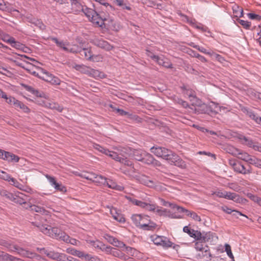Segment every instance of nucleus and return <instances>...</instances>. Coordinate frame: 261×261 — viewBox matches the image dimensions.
Masks as SVG:
<instances>
[{"label": "nucleus", "mask_w": 261, "mask_h": 261, "mask_svg": "<svg viewBox=\"0 0 261 261\" xmlns=\"http://www.w3.org/2000/svg\"><path fill=\"white\" fill-rule=\"evenodd\" d=\"M151 152L158 157L167 160L171 165H174L182 169H185L187 165L176 153L171 150L160 146H153L150 148Z\"/></svg>", "instance_id": "f257e3e1"}, {"label": "nucleus", "mask_w": 261, "mask_h": 261, "mask_svg": "<svg viewBox=\"0 0 261 261\" xmlns=\"http://www.w3.org/2000/svg\"><path fill=\"white\" fill-rule=\"evenodd\" d=\"M131 219L134 224L144 230H153L156 227V224L149 219V217L140 214L133 215Z\"/></svg>", "instance_id": "f03ea898"}, {"label": "nucleus", "mask_w": 261, "mask_h": 261, "mask_svg": "<svg viewBox=\"0 0 261 261\" xmlns=\"http://www.w3.org/2000/svg\"><path fill=\"white\" fill-rule=\"evenodd\" d=\"M94 148L99 152L109 156L112 159L116 161L119 162L125 165L131 167L133 165L132 162L128 160L126 156L122 154H118L117 152L110 151L109 150L101 146L100 145L95 144L93 145Z\"/></svg>", "instance_id": "7ed1b4c3"}, {"label": "nucleus", "mask_w": 261, "mask_h": 261, "mask_svg": "<svg viewBox=\"0 0 261 261\" xmlns=\"http://www.w3.org/2000/svg\"><path fill=\"white\" fill-rule=\"evenodd\" d=\"M190 112H194L197 114H207L213 115L218 113L219 108L217 104L211 102L208 105L202 103L197 106H193L192 108H190Z\"/></svg>", "instance_id": "20e7f679"}, {"label": "nucleus", "mask_w": 261, "mask_h": 261, "mask_svg": "<svg viewBox=\"0 0 261 261\" xmlns=\"http://www.w3.org/2000/svg\"><path fill=\"white\" fill-rule=\"evenodd\" d=\"M48 236L49 237L63 241H67L68 239V235L62 231L58 227H52L51 226L49 230V233Z\"/></svg>", "instance_id": "39448f33"}, {"label": "nucleus", "mask_w": 261, "mask_h": 261, "mask_svg": "<svg viewBox=\"0 0 261 261\" xmlns=\"http://www.w3.org/2000/svg\"><path fill=\"white\" fill-rule=\"evenodd\" d=\"M136 178L142 184L150 188H153L156 186L157 181L150 179L148 176L145 175L136 176Z\"/></svg>", "instance_id": "423d86ee"}, {"label": "nucleus", "mask_w": 261, "mask_h": 261, "mask_svg": "<svg viewBox=\"0 0 261 261\" xmlns=\"http://www.w3.org/2000/svg\"><path fill=\"white\" fill-rule=\"evenodd\" d=\"M141 162L146 165H151L153 167L161 166V163L159 161L155 159L152 155L146 152Z\"/></svg>", "instance_id": "0eeeda50"}, {"label": "nucleus", "mask_w": 261, "mask_h": 261, "mask_svg": "<svg viewBox=\"0 0 261 261\" xmlns=\"http://www.w3.org/2000/svg\"><path fill=\"white\" fill-rule=\"evenodd\" d=\"M19 251V254L22 257L34 258L37 261H44L45 260L40 255L37 254L34 252L26 250L22 248L21 249H20Z\"/></svg>", "instance_id": "6e6552de"}, {"label": "nucleus", "mask_w": 261, "mask_h": 261, "mask_svg": "<svg viewBox=\"0 0 261 261\" xmlns=\"http://www.w3.org/2000/svg\"><path fill=\"white\" fill-rule=\"evenodd\" d=\"M94 45L102 48L107 51H110L113 48V46L102 39H94L92 41Z\"/></svg>", "instance_id": "1a4fd4ad"}, {"label": "nucleus", "mask_w": 261, "mask_h": 261, "mask_svg": "<svg viewBox=\"0 0 261 261\" xmlns=\"http://www.w3.org/2000/svg\"><path fill=\"white\" fill-rule=\"evenodd\" d=\"M42 79L44 81L55 85H59L61 82L60 80L58 77L55 76L47 71L43 72Z\"/></svg>", "instance_id": "9d476101"}, {"label": "nucleus", "mask_w": 261, "mask_h": 261, "mask_svg": "<svg viewBox=\"0 0 261 261\" xmlns=\"http://www.w3.org/2000/svg\"><path fill=\"white\" fill-rule=\"evenodd\" d=\"M108 251H106V253L108 254H111L115 257H117L121 258L124 260H127L128 257L125 255L122 251L118 250L115 248H113L110 246H108Z\"/></svg>", "instance_id": "9b49d317"}, {"label": "nucleus", "mask_w": 261, "mask_h": 261, "mask_svg": "<svg viewBox=\"0 0 261 261\" xmlns=\"http://www.w3.org/2000/svg\"><path fill=\"white\" fill-rule=\"evenodd\" d=\"M95 181L96 182L101 184L103 185H107L109 188L114 189L116 186V183L111 180H109L101 175H96L94 177Z\"/></svg>", "instance_id": "f8f14e48"}, {"label": "nucleus", "mask_w": 261, "mask_h": 261, "mask_svg": "<svg viewBox=\"0 0 261 261\" xmlns=\"http://www.w3.org/2000/svg\"><path fill=\"white\" fill-rule=\"evenodd\" d=\"M229 165L233 168L234 172L244 175L243 170L242 167V162L235 159H229Z\"/></svg>", "instance_id": "ddd939ff"}, {"label": "nucleus", "mask_w": 261, "mask_h": 261, "mask_svg": "<svg viewBox=\"0 0 261 261\" xmlns=\"http://www.w3.org/2000/svg\"><path fill=\"white\" fill-rule=\"evenodd\" d=\"M229 152L237 156L238 159L243 160L246 162H248L250 156V155H249L248 153L243 151H240L236 148H233V150H232L231 152Z\"/></svg>", "instance_id": "4468645a"}, {"label": "nucleus", "mask_w": 261, "mask_h": 261, "mask_svg": "<svg viewBox=\"0 0 261 261\" xmlns=\"http://www.w3.org/2000/svg\"><path fill=\"white\" fill-rule=\"evenodd\" d=\"M0 245L7 248L9 251L14 252L16 251L19 254L20 249L22 248L19 247L17 245L12 244L8 242L0 239Z\"/></svg>", "instance_id": "2eb2a0df"}, {"label": "nucleus", "mask_w": 261, "mask_h": 261, "mask_svg": "<svg viewBox=\"0 0 261 261\" xmlns=\"http://www.w3.org/2000/svg\"><path fill=\"white\" fill-rule=\"evenodd\" d=\"M106 20L107 18L106 17H103L100 14L96 12L95 14L92 15L90 21L96 25L102 27L104 24V21Z\"/></svg>", "instance_id": "dca6fc26"}, {"label": "nucleus", "mask_w": 261, "mask_h": 261, "mask_svg": "<svg viewBox=\"0 0 261 261\" xmlns=\"http://www.w3.org/2000/svg\"><path fill=\"white\" fill-rule=\"evenodd\" d=\"M7 199L21 205L27 204V202L25 201V199H24L20 195H16L11 193H10V194L7 195Z\"/></svg>", "instance_id": "f3484780"}, {"label": "nucleus", "mask_w": 261, "mask_h": 261, "mask_svg": "<svg viewBox=\"0 0 261 261\" xmlns=\"http://www.w3.org/2000/svg\"><path fill=\"white\" fill-rule=\"evenodd\" d=\"M242 111L251 119L254 120L256 123L261 125V117L258 116L253 111L247 108H244L242 109Z\"/></svg>", "instance_id": "a211bd4d"}, {"label": "nucleus", "mask_w": 261, "mask_h": 261, "mask_svg": "<svg viewBox=\"0 0 261 261\" xmlns=\"http://www.w3.org/2000/svg\"><path fill=\"white\" fill-rule=\"evenodd\" d=\"M4 158L3 159V160H6L7 161H8V162H12V163H17V162H19V158L10 152H8V151H5V152H4Z\"/></svg>", "instance_id": "6ab92c4d"}, {"label": "nucleus", "mask_w": 261, "mask_h": 261, "mask_svg": "<svg viewBox=\"0 0 261 261\" xmlns=\"http://www.w3.org/2000/svg\"><path fill=\"white\" fill-rule=\"evenodd\" d=\"M184 232L187 233L191 237L194 238L197 240L198 238H200L201 232L198 230H195L193 229H191L187 226L184 227Z\"/></svg>", "instance_id": "aec40b11"}, {"label": "nucleus", "mask_w": 261, "mask_h": 261, "mask_svg": "<svg viewBox=\"0 0 261 261\" xmlns=\"http://www.w3.org/2000/svg\"><path fill=\"white\" fill-rule=\"evenodd\" d=\"M200 259H202L205 261H210L213 257L212 254L210 252L209 247L206 246V248L201 251V253L198 255Z\"/></svg>", "instance_id": "412c9836"}, {"label": "nucleus", "mask_w": 261, "mask_h": 261, "mask_svg": "<svg viewBox=\"0 0 261 261\" xmlns=\"http://www.w3.org/2000/svg\"><path fill=\"white\" fill-rule=\"evenodd\" d=\"M73 68H74L77 71L81 72L82 73L86 74L89 76H90V72L91 70V68L83 64L79 65L74 64L73 65Z\"/></svg>", "instance_id": "4be33fe9"}, {"label": "nucleus", "mask_w": 261, "mask_h": 261, "mask_svg": "<svg viewBox=\"0 0 261 261\" xmlns=\"http://www.w3.org/2000/svg\"><path fill=\"white\" fill-rule=\"evenodd\" d=\"M24 207L25 208L27 209L28 208H31V211L37 212V213H40L42 214H47V213H48V212L45 209H44L43 207H40V206H37L36 205H30V204L28 203L27 202L26 204H24Z\"/></svg>", "instance_id": "5701e85b"}, {"label": "nucleus", "mask_w": 261, "mask_h": 261, "mask_svg": "<svg viewBox=\"0 0 261 261\" xmlns=\"http://www.w3.org/2000/svg\"><path fill=\"white\" fill-rule=\"evenodd\" d=\"M110 213L113 218L118 222L120 223H124L125 221V218L122 214L118 213L117 212L116 208L112 207L110 210Z\"/></svg>", "instance_id": "b1692460"}, {"label": "nucleus", "mask_w": 261, "mask_h": 261, "mask_svg": "<svg viewBox=\"0 0 261 261\" xmlns=\"http://www.w3.org/2000/svg\"><path fill=\"white\" fill-rule=\"evenodd\" d=\"M90 243L92 246H93L96 249H99L105 252L108 251V246H106L102 242L98 240L90 241Z\"/></svg>", "instance_id": "393cba45"}, {"label": "nucleus", "mask_w": 261, "mask_h": 261, "mask_svg": "<svg viewBox=\"0 0 261 261\" xmlns=\"http://www.w3.org/2000/svg\"><path fill=\"white\" fill-rule=\"evenodd\" d=\"M89 76L98 80L106 78L107 77V75L102 71L91 68Z\"/></svg>", "instance_id": "a878e982"}, {"label": "nucleus", "mask_w": 261, "mask_h": 261, "mask_svg": "<svg viewBox=\"0 0 261 261\" xmlns=\"http://www.w3.org/2000/svg\"><path fill=\"white\" fill-rule=\"evenodd\" d=\"M67 252L72 255L76 256L80 258L84 257L85 259L87 257L86 255H88L87 253H85L83 251L77 250L75 249L69 248L67 249Z\"/></svg>", "instance_id": "bb28decb"}, {"label": "nucleus", "mask_w": 261, "mask_h": 261, "mask_svg": "<svg viewBox=\"0 0 261 261\" xmlns=\"http://www.w3.org/2000/svg\"><path fill=\"white\" fill-rule=\"evenodd\" d=\"M155 61L158 63L159 65H162L167 68H172V63L167 58H164L159 56Z\"/></svg>", "instance_id": "cd10ccee"}, {"label": "nucleus", "mask_w": 261, "mask_h": 261, "mask_svg": "<svg viewBox=\"0 0 261 261\" xmlns=\"http://www.w3.org/2000/svg\"><path fill=\"white\" fill-rule=\"evenodd\" d=\"M145 152L146 151L141 149H135L133 151L132 155L135 160L141 162Z\"/></svg>", "instance_id": "c85d7f7f"}, {"label": "nucleus", "mask_w": 261, "mask_h": 261, "mask_svg": "<svg viewBox=\"0 0 261 261\" xmlns=\"http://www.w3.org/2000/svg\"><path fill=\"white\" fill-rule=\"evenodd\" d=\"M32 224L38 227L43 233L48 235L49 233L51 226L41 224L37 222H32Z\"/></svg>", "instance_id": "c756f323"}, {"label": "nucleus", "mask_w": 261, "mask_h": 261, "mask_svg": "<svg viewBox=\"0 0 261 261\" xmlns=\"http://www.w3.org/2000/svg\"><path fill=\"white\" fill-rule=\"evenodd\" d=\"M20 85L22 88H23L27 91L30 92L33 95H34L37 97H42V96L41 94L39 92V91H38L36 89H35L32 86L27 85H26L25 84H23V83L21 84Z\"/></svg>", "instance_id": "7c9ffc66"}, {"label": "nucleus", "mask_w": 261, "mask_h": 261, "mask_svg": "<svg viewBox=\"0 0 261 261\" xmlns=\"http://www.w3.org/2000/svg\"><path fill=\"white\" fill-rule=\"evenodd\" d=\"M213 234L211 232H201L200 238H198L197 241H201L204 242H209L213 239Z\"/></svg>", "instance_id": "2f4dec72"}, {"label": "nucleus", "mask_w": 261, "mask_h": 261, "mask_svg": "<svg viewBox=\"0 0 261 261\" xmlns=\"http://www.w3.org/2000/svg\"><path fill=\"white\" fill-rule=\"evenodd\" d=\"M225 194V198L226 199L232 200L236 202H240L241 201V198L240 196L234 193L228 192L226 191Z\"/></svg>", "instance_id": "473e14b6"}, {"label": "nucleus", "mask_w": 261, "mask_h": 261, "mask_svg": "<svg viewBox=\"0 0 261 261\" xmlns=\"http://www.w3.org/2000/svg\"><path fill=\"white\" fill-rule=\"evenodd\" d=\"M79 54L82 56H84L87 60H91L92 58V55L91 51L90 49L81 47V51Z\"/></svg>", "instance_id": "72a5a7b5"}, {"label": "nucleus", "mask_w": 261, "mask_h": 261, "mask_svg": "<svg viewBox=\"0 0 261 261\" xmlns=\"http://www.w3.org/2000/svg\"><path fill=\"white\" fill-rule=\"evenodd\" d=\"M81 11L85 14L90 20L92 19V15H94L96 13L95 10L89 8L86 6H84V7L82 8V10Z\"/></svg>", "instance_id": "f704fd0d"}, {"label": "nucleus", "mask_w": 261, "mask_h": 261, "mask_svg": "<svg viewBox=\"0 0 261 261\" xmlns=\"http://www.w3.org/2000/svg\"><path fill=\"white\" fill-rule=\"evenodd\" d=\"M114 2L118 6L121 7L123 9L129 11L132 10V8L128 3H126L124 0H114Z\"/></svg>", "instance_id": "c9c22d12"}, {"label": "nucleus", "mask_w": 261, "mask_h": 261, "mask_svg": "<svg viewBox=\"0 0 261 261\" xmlns=\"http://www.w3.org/2000/svg\"><path fill=\"white\" fill-rule=\"evenodd\" d=\"M72 9H74L75 12H79L82 10L84 6H82L79 0H70Z\"/></svg>", "instance_id": "e433bc0d"}, {"label": "nucleus", "mask_w": 261, "mask_h": 261, "mask_svg": "<svg viewBox=\"0 0 261 261\" xmlns=\"http://www.w3.org/2000/svg\"><path fill=\"white\" fill-rule=\"evenodd\" d=\"M233 13L237 17H242L243 16V9L237 5H234L232 7Z\"/></svg>", "instance_id": "4c0bfd02"}, {"label": "nucleus", "mask_w": 261, "mask_h": 261, "mask_svg": "<svg viewBox=\"0 0 261 261\" xmlns=\"http://www.w3.org/2000/svg\"><path fill=\"white\" fill-rule=\"evenodd\" d=\"M184 90V94L186 95L189 98L190 101L194 100L196 99V96L195 94V92L192 90L187 89L185 86L182 87Z\"/></svg>", "instance_id": "58836bf2"}, {"label": "nucleus", "mask_w": 261, "mask_h": 261, "mask_svg": "<svg viewBox=\"0 0 261 261\" xmlns=\"http://www.w3.org/2000/svg\"><path fill=\"white\" fill-rule=\"evenodd\" d=\"M8 5V4L5 3L3 0H0V10L9 12L16 11V10L10 8Z\"/></svg>", "instance_id": "ea45409f"}, {"label": "nucleus", "mask_w": 261, "mask_h": 261, "mask_svg": "<svg viewBox=\"0 0 261 261\" xmlns=\"http://www.w3.org/2000/svg\"><path fill=\"white\" fill-rule=\"evenodd\" d=\"M13 257L9 254L0 251V261H13Z\"/></svg>", "instance_id": "a19ab883"}, {"label": "nucleus", "mask_w": 261, "mask_h": 261, "mask_svg": "<svg viewBox=\"0 0 261 261\" xmlns=\"http://www.w3.org/2000/svg\"><path fill=\"white\" fill-rule=\"evenodd\" d=\"M240 139L242 141L244 144L247 145L249 147L253 148V146L254 145L255 143L253 142V140L245 136H242Z\"/></svg>", "instance_id": "79ce46f5"}, {"label": "nucleus", "mask_w": 261, "mask_h": 261, "mask_svg": "<svg viewBox=\"0 0 261 261\" xmlns=\"http://www.w3.org/2000/svg\"><path fill=\"white\" fill-rule=\"evenodd\" d=\"M94 1L97 2H98L100 4L105 6L106 8L107 9L106 10L110 12H112L113 11H114V10H115L114 8L112 5H111L108 3H107L106 0H94Z\"/></svg>", "instance_id": "37998d69"}, {"label": "nucleus", "mask_w": 261, "mask_h": 261, "mask_svg": "<svg viewBox=\"0 0 261 261\" xmlns=\"http://www.w3.org/2000/svg\"><path fill=\"white\" fill-rule=\"evenodd\" d=\"M51 40L54 42L58 47L62 48L64 50L66 51L68 50V47L65 46V42L63 41H59L56 37L51 38Z\"/></svg>", "instance_id": "c03bdc74"}, {"label": "nucleus", "mask_w": 261, "mask_h": 261, "mask_svg": "<svg viewBox=\"0 0 261 261\" xmlns=\"http://www.w3.org/2000/svg\"><path fill=\"white\" fill-rule=\"evenodd\" d=\"M74 258L67 256L66 254L64 253H59L58 255V259H57V261H73Z\"/></svg>", "instance_id": "a18cd8bd"}, {"label": "nucleus", "mask_w": 261, "mask_h": 261, "mask_svg": "<svg viewBox=\"0 0 261 261\" xmlns=\"http://www.w3.org/2000/svg\"><path fill=\"white\" fill-rule=\"evenodd\" d=\"M42 250L44 251V253L46 255L47 257L52 259L57 260V259H58V255L59 254L58 252L52 251L45 250L44 248H43Z\"/></svg>", "instance_id": "49530a36"}, {"label": "nucleus", "mask_w": 261, "mask_h": 261, "mask_svg": "<svg viewBox=\"0 0 261 261\" xmlns=\"http://www.w3.org/2000/svg\"><path fill=\"white\" fill-rule=\"evenodd\" d=\"M173 243L170 241V240L166 237H164L163 239L161 242V245L159 246H162L164 248H169L170 247H172Z\"/></svg>", "instance_id": "de8ad7c7"}, {"label": "nucleus", "mask_w": 261, "mask_h": 261, "mask_svg": "<svg viewBox=\"0 0 261 261\" xmlns=\"http://www.w3.org/2000/svg\"><path fill=\"white\" fill-rule=\"evenodd\" d=\"M129 200L136 205L139 206L142 208H145L146 202H143L136 199H132L130 198Z\"/></svg>", "instance_id": "09e8293b"}, {"label": "nucleus", "mask_w": 261, "mask_h": 261, "mask_svg": "<svg viewBox=\"0 0 261 261\" xmlns=\"http://www.w3.org/2000/svg\"><path fill=\"white\" fill-rule=\"evenodd\" d=\"M164 237L163 236H151V240L154 244L160 245Z\"/></svg>", "instance_id": "8fccbe9b"}, {"label": "nucleus", "mask_w": 261, "mask_h": 261, "mask_svg": "<svg viewBox=\"0 0 261 261\" xmlns=\"http://www.w3.org/2000/svg\"><path fill=\"white\" fill-rule=\"evenodd\" d=\"M203 243H204V242H202L201 241H197L195 243V248L197 251H202L204 249L206 248V246L205 247H203Z\"/></svg>", "instance_id": "3c124183"}, {"label": "nucleus", "mask_w": 261, "mask_h": 261, "mask_svg": "<svg viewBox=\"0 0 261 261\" xmlns=\"http://www.w3.org/2000/svg\"><path fill=\"white\" fill-rule=\"evenodd\" d=\"M0 178L10 182L11 179H12V177L6 172L0 170Z\"/></svg>", "instance_id": "603ef678"}, {"label": "nucleus", "mask_w": 261, "mask_h": 261, "mask_svg": "<svg viewBox=\"0 0 261 261\" xmlns=\"http://www.w3.org/2000/svg\"><path fill=\"white\" fill-rule=\"evenodd\" d=\"M81 51V47L77 45H73L71 48H68V50L66 51L72 53L74 54L79 53Z\"/></svg>", "instance_id": "864d4df0"}, {"label": "nucleus", "mask_w": 261, "mask_h": 261, "mask_svg": "<svg viewBox=\"0 0 261 261\" xmlns=\"http://www.w3.org/2000/svg\"><path fill=\"white\" fill-rule=\"evenodd\" d=\"M225 249L227 255L232 259V261H234V256L231 252L230 246L228 244H225Z\"/></svg>", "instance_id": "5fc2aeb1"}, {"label": "nucleus", "mask_w": 261, "mask_h": 261, "mask_svg": "<svg viewBox=\"0 0 261 261\" xmlns=\"http://www.w3.org/2000/svg\"><path fill=\"white\" fill-rule=\"evenodd\" d=\"M242 167L243 170H244L243 171L244 175L250 174L252 173V169L249 165H247L246 167V166H245L244 165H243L242 163Z\"/></svg>", "instance_id": "6e6d98bb"}, {"label": "nucleus", "mask_w": 261, "mask_h": 261, "mask_svg": "<svg viewBox=\"0 0 261 261\" xmlns=\"http://www.w3.org/2000/svg\"><path fill=\"white\" fill-rule=\"evenodd\" d=\"M127 117L131 120L137 121V122H140L141 118L138 116L135 115L133 113H130L127 112V114H126Z\"/></svg>", "instance_id": "4d7b16f0"}, {"label": "nucleus", "mask_w": 261, "mask_h": 261, "mask_svg": "<svg viewBox=\"0 0 261 261\" xmlns=\"http://www.w3.org/2000/svg\"><path fill=\"white\" fill-rule=\"evenodd\" d=\"M187 215L188 216H189L191 218H192L194 220L197 221H201V218L199 216H198L196 213L193 212H191L189 211L188 212V214H187Z\"/></svg>", "instance_id": "13d9d810"}, {"label": "nucleus", "mask_w": 261, "mask_h": 261, "mask_svg": "<svg viewBox=\"0 0 261 261\" xmlns=\"http://www.w3.org/2000/svg\"><path fill=\"white\" fill-rule=\"evenodd\" d=\"M10 184L17 187V188L22 190V187H23L22 185H21L20 183H19L16 179L14 178H12L11 179Z\"/></svg>", "instance_id": "bf43d9fd"}, {"label": "nucleus", "mask_w": 261, "mask_h": 261, "mask_svg": "<svg viewBox=\"0 0 261 261\" xmlns=\"http://www.w3.org/2000/svg\"><path fill=\"white\" fill-rule=\"evenodd\" d=\"M193 47L197 49L202 53L212 56V53H211L210 51H207L206 49L202 46H200L199 45H193Z\"/></svg>", "instance_id": "052dcab7"}, {"label": "nucleus", "mask_w": 261, "mask_h": 261, "mask_svg": "<svg viewBox=\"0 0 261 261\" xmlns=\"http://www.w3.org/2000/svg\"><path fill=\"white\" fill-rule=\"evenodd\" d=\"M146 210L149 211H155L156 209V205L152 203H148L146 202L145 208Z\"/></svg>", "instance_id": "680f3d73"}, {"label": "nucleus", "mask_w": 261, "mask_h": 261, "mask_svg": "<svg viewBox=\"0 0 261 261\" xmlns=\"http://www.w3.org/2000/svg\"><path fill=\"white\" fill-rule=\"evenodd\" d=\"M176 103L181 105L183 108H189L190 109V108H192V107H190L188 103L180 98H177V99L176 100Z\"/></svg>", "instance_id": "e2e57ef3"}, {"label": "nucleus", "mask_w": 261, "mask_h": 261, "mask_svg": "<svg viewBox=\"0 0 261 261\" xmlns=\"http://www.w3.org/2000/svg\"><path fill=\"white\" fill-rule=\"evenodd\" d=\"M54 187L58 191L62 192H65L66 191V188L62 184L57 182Z\"/></svg>", "instance_id": "0e129e2a"}, {"label": "nucleus", "mask_w": 261, "mask_h": 261, "mask_svg": "<svg viewBox=\"0 0 261 261\" xmlns=\"http://www.w3.org/2000/svg\"><path fill=\"white\" fill-rule=\"evenodd\" d=\"M238 21L240 23V24H241L244 27V28L246 29H250V27L251 26L250 22L245 21L244 20L241 19H238Z\"/></svg>", "instance_id": "69168bd1"}, {"label": "nucleus", "mask_w": 261, "mask_h": 261, "mask_svg": "<svg viewBox=\"0 0 261 261\" xmlns=\"http://www.w3.org/2000/svg\"><path fill=\"white\" fill-rule=\"evenodd\" d=\"M86 256L87 257L86 259L88 261H103L102 259H100L96 256H92L89 254L86 255Z\"/></svg>", "instance_id": "338daca9"}, {"label": "nucleus", "mask_w": 261, "mask_h": 261, "mask_svg": "<svg viewBox=\"0 0 261 261\" xmlns=\"http://www.w3.org/2000/svg\"><path fill=\"white\" fill-rule=\"evenodd\" d=\"M247 15H248V17L251 19H252V20L256 19L258 21H260L261 20V16H260L259 15L254 14V13H249L247 14Z\"/></svg>", "instance_id": "774afa93"}]
</instances>
